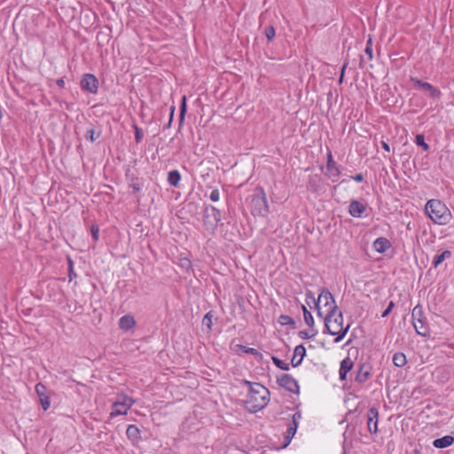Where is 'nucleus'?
<instances>
[{
	"label": "nucleus",
	"mask_w": 454,
	"mask_h": 454,
	"mask_svg": "<svg viewBox=\"0 0 454 454\" xmlns=\"http://www.w3.org/2000/svg\"><path fill=\"white\" fill-rule=\"evenodd\" d=\"M210 200L214 202H217L219 200H220V192L217 189H215L211 192L210 193V196H209Z\"/></svg>",
	"instance_id": "obj_39"
},
{
	"label": "nucleus",
	"mask_w": 454,
	"mask_h": 454,
	"mask_svg": "<svg viewBox=\"0 0 454 454\" xmlns=\"http://www.w3.org/2000/svg\"><path fill=\"white\" fill-rule=\"evenodd\" d=\"M351 178L353 180H355L356 182H362L364 180V176H363V174L359 173V174H356V175L351 176Z\"/></svg>",
	"instance_id": "obj_45"
},
{
	"label": "nucleus",
	"mask_w": 454,
	"mask_h": 454,
	"mask_svg": "<svg viewBox=\"0 0 454 454\" xmlns=\"http://www.w3.org/2000/svg\"><path fill=\"white\" fill-rule=\"evenodd\" d=\"M347 374H348V372H342L339 369V378L340 380H346Z\"/></svg>",
	"instance_id": "obj_46"
},
{
	"label": "nucleus",
	"mask_w": 454,
	"mask_h": 454,
	"mask_svg": "<svg viewBox=\"0 0 454 454\" xmlns=\"http://www.w3.org/2000/svg\"><path fill=\"white\" fill-rule=\"evenodd\" d=\"M174 112H175V107H174V106H172V107H171L170 121H169V122H171V121H172Z\"/></svg>",
	"instance_id": "obj_51"
},
{
	"label": "nucleus",
	"mask_w": 454,
	"mask_h": 454,
	"mask_svg": "<svg viewBox=\"0 0 454 454\" xmlns=\"http://www.w3.org/2000/svg\"><path fill=\"white\" fill-rule=\"evenodd\" d=\"M272 362L273 364L279 369L283 370V371H288L289 370V364L282 361L281 359L276 357V356H273L272 357Z\"/></svg>",
	"instance_id": "obj_28"
},
{
	"label": "nucleus",
	"mask_w": 454,
	"mask_h": 454,
	"mask_svg": "<svg viewBox=\"0 0 454 454\" xmlns=\"http://www.w3.org/2000/svg\"><path fill=\"white\" fill-rule=\"evenodd\" d=\"M411 323L417 334L427 337L429 335V327L422 306L417 305L411 312Z\"/></svg>",
	"instance_id": "obj_7"
},
{
	"label": "nucleus",
	"mask_w": 454,
	"mask_h": 454,
	"mask_svg": "<svg viewBox=\"0 0 454 454\" xmlns=\"http://www.w3.org/2000/svg\"><path fill=\"white\" fill-rule=\"evenodd\" d=\"M411 81L415 86H417L424 90L428 91L431 98H439L442 96V92L439 90H437L436 88H434L429 82H423L417 78H412Z\"/></svg>",
	"instance_id": "obj_11"
},
{
	"label": "nucleus",
	"mask_w": 454,
	"mask_h": 454,
	"mask_svg": "<svg viewBox=\"0 0 454 454\" xmlns=\"http://www.w3.org/2000/svg\"><path fill=\"white\" fill-rule=\"evenodd\" d=\"M415 143L417 145L421 146L424 149V151H427L429 149L428 145L425 141L424 136L421 134L416 136Z\"/></svg>",
	"instance_id": "obj_29"
},
{
	"label": "nucleus",
	"mask_w": 454,
	"mask_h": 454,
	"mask_svg": "<svg viewBox=\"0 0 454 454\" xmlns=\"http://www.w3.org/2000/svg\"><path fill=\"white\" fill-rule=\"evenodd\" d=\"M279 322L281 325H290L294 323L293 319L290 317L284 315L280 316Z\"/></svg>",
	"instance_id": "obj_40"
},
{
	"label": "nucleus",
	"mask_w": 454,
	"mask_h": 454,
	"mask_svg": "<svg viewBox=\"0 0 454 454\" xmlns=\"http://www.w3.org/2000/svg\"><path fill=\"white\" fill-rule=\"evenodd\" d=\"M131 187L134 190V192H138L140 190L139 184H132Z\"/></svg>",
	"instance_id": "obj_49"
},
{
	"label": "nucleus",
	"mask_w": 454,
	"mask_h": 454,
	"mask_svg": "<svg viewBox=\"0 0 454 454\" xmlns=\"http://www.w3.org/2000/svg\"><path fill=\"white\" fill-rule=\"evenodd\" d=\"M205 224H210L215 229L222 220L221 211L214 206H207L204 212Z\"/></svg>",
	"instance_id": "obj_9"
},
{
	"label": "nucleus",
	"mask_w": 454,
	"mask_h": 454,
	"mask_svg": "<svg viewBox=\"0 0 454 454\" xmlns=\"http://www.w3.org/2000/svg\"><path fill=\"white\" fill-rule=\"evenodd\" d=\"M390 247V241L384 237L377 238L372 243L373 249L380 254L385 253Z\"/></svg>",
	"instance_id": "obj_15"
},
{
	"label": "nucleus",
	"mask_w": 454,
	"mask_h": 454,
	"mask_svg": "<svg viewBox=\"0 0 454 454\" xmlns=\"http://www.w3.org/2000/svg\"><path fill=\"white\" fill-rule=\"evenodd\" d=\"M94 130L93 129H90L87 131V138H89L90 141H94L96 140L97 137H94Z\"/></svg>",
	"instance_id": "obj_44"
},
{
	"label": "nucleus",
	"mask_w": 454,
	"mask_h": 454,
	"mask_svg": "<svg viewBox=\"0 0 454 454\" xmlns=\"http://www.w3.org/2000/svg\"><path fill=\"white\" fill-rule=\"evenodd\" d=\"M90 232H91V236H92V239L93 240L96 242L99 239V228L98 225H91L90 227Z\"/></svg>",
	"instance_id": "obj_36"
},
{
	"label": "nucleus",
	"mask_w": 454,
	"mask_h": 454,
	"mask_svg": "<svg viewBox=\"0 0 454 454\" xmlns=\"http://www.w3.org/2000/svg\"><path fill=\"white\" fill-rule=\"evenodd\" d=\"M186 97L184 96L182 98L181 106H180V121H182L184 119L185 114H186Z\"/></svg>",
	"instance_id": "obj_33"
},
{
	"label": "nucleus",
	"mask_w": 454,
	"mask_h": 454,
	"mask_svg": "<svg viewBox=\"0 0 454 454\" xmlns=\"http://www.w3.org/2000/svg\"><path fill=\"white\" fill-rule=\"evenodd\" d=\"M126 434L129 440L135 442L140 438V430L136 425H129Z\"/></svg>",
	"instance_id": "obj_20"
},
{
	"label": "nucleus",
	"mask_w": 454,
	"mask_h": 454,
	"mask_svg": "<svg viewBox=\"0 0 454 454\" xmlns=\"http://www.w3.org/2000/svg\"><path fill=\"white\" fill-rule=\"evenodd\" d=\"M248 386V393L245 401L247 409L257 412L263 409L270 400V391L264 386L256 382H245Z\"/></svg>",
	"instance_id": "obj_1"
},
{
	"label": "nucleus",
	"mask_w": 454,
	"mask_h": 454,
	"mask_svg": "<svg viewBox=\"0 0 454 454\" xmlns=\"http://www.w3.org/2000/svg\"><path fill=\"white\" fill-rule=\"evenodd\" d=\"M82 90L91 94H96L98 90V80L92 74H85L80 82Z\"/></svg>",
	"instance_id": "obj_10"
},
{
	"label": "nucleus",
	"mask_w": 454,
	"mask_h": 454,
	"mask_svg": "<svg viewBox=\"0 0 454 454\" xmlns=\"http://www.w3.org/2000/svg\"><path fill=\"white\" fill-rule=\"evenodd\" d=\"M181 180V175L178 170H171L168 175V182L172 186H178Z\"/></svg>",
	"instance_id": "obj_23"
},
{
	"label": "nucleus",
	"mask_w": 454,
	"mask_h": 454,
	"mask_svg": "<svg viewBox=\"0 0 454 454\" xmlns=\"http://www.w3.org/2000/svg\"><path fill=\"white\" fill-rule=\"evenodd\" d=\"M370 375V372L362 366L356 373V381L360 384L364 383L369 379Z\"/></svg>",
	"instance_id": "obj_25"
},
{
	"label": "nucleus",
	"mask_w": 454,
	"mask_h": 454,
	"mask_svg": "<svg viewBox=\"0 0 454 454\" xmlns=\"http://www.w3.org/2000/svg\"><path fill=\"white\" fill-rule=\"evenodd\" d=\"M411 454H421L419 450H414Z\"/></svg>",
	"instance_id": "obj_52"
},
{
	"label": "nucleus",
	"mask_w": 454,
	"mask_h": 454,
	"mask_svg": "<svg viewBox=\"0 0 454 454\" xmlns=\"http://www.w3.org/2000/svg\"><path fill=\"white\" fill-rule=\"evenodd\" d=\"M306 355V348L303 345H298L295 347L294 351V356L292 359V365L294 367L299 366Z\"/></svg>",
	"instance_id": "obj_16"
},
{
	"label": "nucleus",
	"mask_w": 454,
	"mask_h": 454,
	"mask_svg": "<svg viewBox=\"0 0 454 454\" xmlns=\"http://www.w3.org/2000/svg\"><path fill=\"white\" fill-rule=\"evenodd\" d=\"M346 66H347V65H344V66H343V67H342L341 75H340V81H339L340 82H342L343 75H344V70H345V68H346Z\"/></svg>",
	"instance_id": "obj_50"
},
{
	"label": "nucleus",
	"mask_w": 454,
	"mask_h": 454,
	"mask_svg": "<svg viewBox=\"0 0 454 454\" xmlns=\"http://www.w3.org/2000/svg\"><path fill=\"white\" fill-rule=\"evenodd\" d=\"M451 252L450 250H444L439 254H436L433 260V266L437 268L444 260L450 258Z\"/></svg>",
	"instance_id": "obj_22"
},
{
	"label": "nucleus",
	"mask_w": 454,
	"mask_h": 454,
	"mask_svg": "<svg viewBox=\"0 0 454 454\" xmlns=\"http://www.w3.org/2000/svg\"><path fill=\"white\" fill-rule=\"evenodd\" d=\"M425 212L435 224L445 225L451 219L450 209L439 200H429L425 205Z\"/></svg>",
	"instance_id": "obj_3"
},
{
	"label": "nucleus",
	"mask_w": 454,
	"mask_h": 454,
	"mask_svg": "<svg viewBox=\"0 0 454 454\" xmlns=\"http://www.w3.org/2000/svg\"><path fill=\"white\" fill-rule=\"evenodd\" d=\"M325 321V327L327 333L331 335H336L334 340L335 343H339L347 334L349 325L343 326V315L340 311L332 313L328 316L323 317Z\"/></svg>",
	"instance_id": "obj_4"
},
{
	"label": "nucleus",
	"mask_w": 454,
	"mask_h": 454,
	"mask_svg": "<svg viewBox=\"0 0 454 454\" xmlns=\"http://www.w3.org/2000/svg\"><path fill=\"white\" fill-rule=\"evenodd\" d=\"M378 410L375 407L370 408L367 413V426L371 434H376L378 432Z\"/></svg>",
	"instance_id": "obj_12"
},
{
	"label": "nucleus",
	"mask_w": 454,
	"mask_h": 454,
	"mask_svg": "<svg viewBox=\"0 0 454 454\" xmlns=\"http://www.w3.org/2000/svg\"><path fill=\"white\" fill-rule=\"evenodd\" d=\"M250 210L254 216L265 217L270 212L264 190L257 187L251 195Z\"/></svg>",
	"instance_id": "obj_5"
},
{
	"label": "nucleus",
	"mask_w": 454,
	"mask_h": 454,
	"mask_svg": "<svg viewBox=\"0 0 454 454\" xmlns=\"http://www.w3.org/2000/svg\"><path fill=\"white\" fill-rule=\"evenodd\" d=\"M381 146H382V148H383L386 152H390V146H389V145H388L387 142L382 141V142H381Z\"/></svg>",
	"instance_id": "obj_48"
},
{
	"label": "nucleus",
	"mask_w": 454,
	"mask_h": 454,
	"mask_svg": "<svg viewBox=\"0 0 454 454\" xmlns=\"http://www.w3.org/2000/svg\"><path fill=\"white\" fill-rule=\"evenodd\" d=\"M278 385L291 393H299L298 381L290 374L283 373L278 377Z\"/></svg>",
	"instance_id": "obj_8"
},
{
	"label": "nucleus",
	"mask_w": 454,
	"mask_h": 454,
	"mask_svg": "<svg viewBox=\"0 0 454 454\" xmlns=\"http://www.w3.org/2000/svg\"><path fill=\"white\" fill-rule=\"evenodd\" d=\"M77 277L76 273L74 270V262L71 258H68V278L69 281H72L74 278Z\"/></svg>",
	"instance_id": "obj_34"
},
{
	"label": "nucleus",
	"mask_w": 454,
	"mask_h": 454,
	"mask_svg": "<svg viewBox=\"0 0 454 454\" xmlns=\"http://www.w3.org/2000/svg\"><path fill=\"white\" fill-rule=\"evenodd\" d=\"M56 83H57V85H58L59 87H60V88H64V86H65V84H66V83H65V80H64L63 78H59V79H58V80H57V82H56Z\"/></svg>",
	"instance_id": "obj_47"
},
{
	"label": "nucleus",
	"mask_w": 454,
	"mask_h": 454,
	"mask_svg": "<svg viewBox=\"0 0 454 454\" xmlns=\"http://www.w3.org/2000/svg\"><path fill=\"white\" fill-rule=\"evenodd\" d=\"M334 164H336V162L333 160L332 152L329 150L327 153V160H326L325 166H331V165H334Z\"/></svg>",
	"instance_id": "obj_43"
},
{
	"label": "nucleus",
	"mask_w": 454,
	"mask_h": 454,
	"mask_svg": "<svg viewBox=\"0 0 454 454\" xmlns=\"http://www.w3.org/2000/svg\"><path fill=\"white\" fill-rule=\"evenodd\" d=\"M394 307H395V303H394V301H391L388 303L387 308V309L384 310V312L382 313L381 317H387V316L390 314V312L392 311V309H393V308H394Z\"/></svg>",
	"instance_id": "obj_42"
},
{
	"label": "nucleus",
	"mask_w": 454,
	"mask_h": 454,
	"mask_svg": "<svg viewBox=\"0 0 454 454\" xmlns=\"http://www.w3.org/2000/svg\"><path fill=\"white\" fill-rule=\"evenodd\" d=\"M135 129V140L137 143H140L143 139V132L137 125H134Z\"/></svg>",
	"instance_id": "obj_37"
},
{
	"label": "nucleus",
	"mask_w": 454,
	"mask_h": 454,
	"mask_svg": "<svg viewBox=\"0 0 454 454\" xmlns=\"http://www.w3.org/2000/svg\"><path fill=\"white\" fill-rule=\"evenodd\" d=\"M393 364L397 367H403L406 363V356L402 352H397L393 356Z\"/></svg>",
	"instance_id": "obj_24"
},
{
	"label": "nucleus",
	"mask_w": 454,
	"mask_h": 454,
	"mask_svg": "<svg viewBox=\"0 0 454 454\" xmlns=\"http://www.w3.org/2000/svg\"><path fill=\"white\" fill-rule=\"evenodd\" d=\"M212 319H213V315H212L211 311L207 312L202 319L203 325L207 326V329H209V330L212 328Z\"/></svg>",
	"instance_id": "obj_30"
},
{
	"label": "nucleus",
	"mask_w": 454,
	"mask_h": 454,
	"mask_svg": "<svg viewBox=\"0 0 454 454\" xmlns=\"http://www.w3.org/2000/svg\"><path fill=\"white\" fill-rule=\"evenodd\" d=\"M301 419V412L300 411L294 412L292 417V421L290 423L299 425L300 420Z\"/></svg>",
	"instance_id": "obj_38"
},
{
	"label": "nucleus",
	"mask_w": 454,
	"mask_h": 454,
	"mask_svg": "<svg viewBox=\"0 0 454 454\" xmlns=\"http://www.w3.org/2000/svg\"><path fill=\"white\" fill-rule=\"evenodd\" d=\"M353 362L349 357H346L340 362V370L342 372H348L353 368Z\"/></svg>",
	"instance_id": "obj_27"
},
{
	"label": "nucleus",
	"mask_w": 454,
	"mask_h": 454,
	"mask_svg": "<svg viewBox=\"0 0 454 454\" xmlns=\"http://www.w3.org/2000/svg\"><path fill=\"white\" fill-rule=\"evenodd\" d=\"M264 34H265V36L268 39V41H272L276 35V31H275L274 27L268 26L265 28Z\"/></svg>",
	"instance_id": "obj_31"
},
{
	"label": "nucleus",
	"mask_w": 454,
	"mask_h": 454,
	"mask_svg": "<svg viewBox=\"0 0 454 454\" xmlns=\"http://www.w3.org/2000/svg\"><path fill=\"white\" fill-rule=\"evenodd\" d=\"M453 442L454 437L452 435H445L443 437L434 440L433 445L437 449H444L452 445Z\"/></svg>",
	"instance_id": "obj_17"
},
{
	"label": "nucleus",
	"mask_w": 454,
	"mask_h": 454,
	"mask_svg": "<svg viewBox=\"0 0 454 454\" xmlns=\"http://www.w3.org/2000/svg\"><path fill=\"white\" fill-rule=\"evenodd\" d=\"M452 95H453V97H454V92H453V94H452Z\"/></svg>",
	"instance_id": "obj_54"
},
{
	"label": "nucleus",
	"mask_w": 454,
	"mask_h": 454,
	"mask_svg": "<svg viewBox=\"0 0 454 454\" xmlns=\"http://www.w3.org/2000/svg\"><path fill=\"white\" fill-rule=\"evenodd\" d=\"M297 428H298V426H296L295 424H292V423L288 424L286 432L285 434V439H286L285 447H286L291 442V440L296 434Z\"/></svg>",
	"instance_id": "obj_21"
},
{
	"label": "nucleus",
	"mask_w": 454,
	"mask_h": 454,
	"mask_svg": "<svg viewBox=\"0 0 454 454\" xmlns=\"http://www.w3.org/2000/svg\"><path fill=\"white\" fill-rule=\"evenodd\" d=\"M164 454H176V452H174V451H168V452L164 453Z\"/></svg>",
	"instance_id": "obj_53"
},
{
	"label": "nucleus",
	"mask_w": 454,
	"mask_h": 454,
	"mask_svg": "<svg viewBox=\"0 0 454 454\" xmlns=\"http://www.w3.org/2000/svg\"><path fill=\"white\" fill-rule=\"evenodd\" d=\"M305 295L308 305H309L310 302L315 303V307L317 310V316L320 317L328 316L339 310L333 294L325 288L321 290L317 301L310 291H308Z\"/></svg>",
	"instance_id": "obj_2"
},
{
	"label": "nucleus",
	"mask_w": 454,
	"mask_h": 454,
	"mask_svg": "<svg viewBox=\"0 0 454 454\" xmlns=\"http://www.w3.org/2000/svg\"><path fill=\"white\" fill-rule=\"evenodd\" d=\"M238 347L244 353L251 354V355H254V356H258L259 355L258 350L254 348H248V347H246L244 345H238Z\"/></svg>",
	"instance_id": "obj_35"
},
{
	"label": "nucleus",
	"mask_w": 454,
	"mask_h": 454,
	"mask_svg": "<svg viewBox=\"0 0 454 454\" xmlns=\"http://www.w3.org/2000/svg\"><path fill=\"white\" fill-rule=\"evenodd\" d=\"M366 210V205L360 202L357 200H353L350 201L348 206V213L351 216L356 218H360L363 216L364 213Z\"/></svg>",
	"instance_id": "obj_14"
},
{
	"label": "nucleus",
	"mask_w": 454,
	"mask_h": 454,
	"mask_svg": "<svg viewBox=\"0 0 454 454\" xmlns=\"http://www.w3.org/2000/svg\"><path fill=\"white\" fill-rule=\"evenodd\" d=\"M135 403V400L126 394H118L116 400L113 402L109 419H114L121 415H126Z\"/></svg>",
	"instance_id": "obj_6"
},
{
	"label": "nucleus",
	"mask_w": 454,
	"mask_h": 454,
	"mask_svg": "<svg viewBox=\"0 0 454 454\" xmlns=\"http://www.w3.org/2000/svg\"><path fill=\"white\" fill-rule=\"evenodd\" d=\"M315 335H316V333L313 331V329H311V330H304V331H300L299 332L300 338H301L303 340L311 339Z\"/></svg>",
	"instance_id": "obj_32"
},
{
	"label": "nucleus",
	"mask_w": 454,
	"mask_h": 454,
	"mask_svg": "<svg viewBox=\"0 0 454 454\" xmlns=\"http://www.w3.org/2000/svg\"><path fill=\"white\" fill-rule=\"evenodd\" d=\"M301 309H302V312H303V318H304V321H305L306 325L312 328L314 326V324H315L313 316L308 310L306 306L302 305Z\"/></svg>",
	"instance_id": "obj_26"
},
{
	"label": "nucleus",
	"mask_w": 454,
	"mask_h": 454,
	"mask_svg": "<svg viewBox=\"0 0 454 454\" xmlns=\"http://www.w3.org/2000/svg\"><path fill=\"white\" fill-rule=\"evenodd\" d=\"M364 51L368 55L369 59H372V40L371 39L367 42V45H366Z\"/></svg>",
	"instance_id": "obj_41"
},
{
	"label": "nucleus",
	"mask_w": 454,
	"mask_h": 454,
	"mask_svg": "<svg viewBox=\"0 0 454 454\" xmlns=\"http://www.w3.org/2000/svg\"><path fill=\"white\" fill-rule=\"evenodd\" d=\"M35 392L37 395L39 396L41 405L44 411H47L50 408L51 402L50 397L47 395V388L46 387L42 384L38 383L35 385Z\"/></svg>",
	"instance_id": "obj_13"
},
{
	"label": "nucleus",
	"mask_w": 454,
	"mask_h": 454,
	"mask_svg": "<svg viewBox=\"0 0 454 454\" xmlns=\"http://www.w3.org/2000/svg\"><path fill=\"white\" fill-rule=\"evenodd\" d=\"M325 175L332 181L337 182L340 175V170L337 164L325 166Z\"/></svg>",
	"instance_id": "obj_18"
},
{
	"label": "nucleus",
	"mask_w": 454,
	"mask_h": 454,
	"mask_svg": "<svg viewBox=\"0 0 454 454\" xmlns=\"http://www.w3.org/2000/svg\"><path fill=\"white\" fill-rule=\"evenodd\" d=\"M136 325L134 317L130 315L122 316L119 319V327L121 330L129 331Z\"/></svg>",
	"instance_id": "obj_19"
}]
</instances>
